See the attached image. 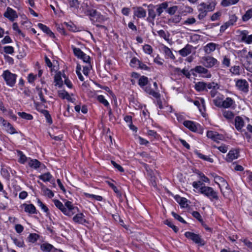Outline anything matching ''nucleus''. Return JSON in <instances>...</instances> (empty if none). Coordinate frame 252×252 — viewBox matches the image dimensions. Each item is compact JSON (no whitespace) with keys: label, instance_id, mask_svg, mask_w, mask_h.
I'll return each mask as SVG.
<instances>
[{"label":"nucleus","instance_id":"obj_1","mask_svg":"<svg viewBox=\"0 0 252 252\" xmlns=\"http://www.w3.org/2000/svg\"><path fill=\"white\" fill-rule=\"evenodd\" d=\"M200 191L201 193L207 196L211 200L213 199L218 200L219 199L217 192L211 187L207 186L202 187L200 189Z\"/></svg>","mask_w":252,"mask_h":252},{"label":"nucleus","instance_id":"obj_2","mask_svg":"<svg viewBox=\"0 0 252 252\" xmlns=\"http://www.w3.org/2000/svg\"><path fill=\"white\" fill-rule=\"evenodd\" d=\"M201 63L207 68H211L219 64L217 59L209 56L203 57L201 58Z\"/></svg>","mask_w":252,"mask_h":252},{"label":"nucleus","instance_id":"obj_3","mask_svg":"<svg viewBox=\"0 0 252 252\" xmlns=\"http://www.w3.org/2000/svg\"><path fill=\"white\" fill-rule=\"evenodd\" d=\"M2 76L4 79L7 85L12 87L15 83L17 75L11 73L9 70H5Z\"/></svg>","mask_w":252,"mask_h":252},{"label":"nucleus","instance_id":"obj_4","mask_svg":"<svg viewBox=\"0 0 252 252\" xmlns=\"http://www.w3.org/2000/svg\"><path fill=\"white\" fill-rule=\"evenodd\" d=\"M66 210V215L69 217L73 216L75 213L79 212L77 207L73 206L72 203L70 201H66L65 203V206Z\"/></svg>","mask_w":252,"mask_h":252},{"label":"nucleus","instance_id":"obj_5","mask_svg":"<svg viewBox=\"0 0 252 252\" xmlns=\"http://www.w3.org/2000/svg\"><path fill=\"white\" fill-rule=\"evenodd\" d=\"M185 235L187 238L191 240L196 244H200L201 245H204L203 241L198 234L191 232H186Z\"/></svg>","mask_w":252,"mask_h":252},{"label":"nucleus","instance_id":"obj_6","mask_svg":"<svg viewBox=\"0 0 252 252\" xmlns=\"http://www.w3.org/2000/svg\"><path fill=\"white\" fill-rule=\"evenodd\" d=\"M236 85L239 90L245 93L248 91L249 84L246 80H238L236 83Z\"/></svg>","mask_w":252,"mask_h":252},{"label":"nucleus","instance_id":"obj_7","mask_svg":"<svg viewBox=\"0 0 252 252\" xmlns=\"http://www.w3.org/2000/svg\"><path fill=\"white\" fill-rule=\"evenodd\" d=\"M148 20L149 22H151L152 23L153 25L154 24V21L156 17V13L155 11V8L156 7V6L150 4L148 5Z\"/></svg>","mask_w":252,"mask_h":252},{"label":"nucleus","instance_id":"obj_8","mask_svg":"<svg viewBox=\"0 0 252 252\" xmlns=\"http://www.w3.org/2000/svg\"><path fill=\"white\" fill-rule=\"evenodd\" d=\"M4 16L11 21H13L18 17L16 11L10 7L7 8L6 11L4 14Z\"/></svg>","mask_w":252,"mask_h":252},{"label":"nucleus","instance_id":"obj_9","mask_svg":"<svg viewBox=\"0 0 252 252\" xmlns=\"http://www.w3.org/2000/svg\"><path fill=\"white\" fill-rule=\"evenodd\" d=\"M207 136L215 141L221 140L223 138L222 135L219 134L217 132L213 131H208L207 133Z\"/></svg>","mask_w":252,"mask_h":252},{"label":"nucleus","instance_id":"obj_10","mask_svg":"<svg viewBox=\"0 0 252 252\" xmlns=\"http://www.w3.org/2000/svg\"><path fill=\"white\" fill-rule=\"evenodd\" d=\"M218 46L217 44L210 42L204 46L203 50L206 54H209L214 52Z\"/></svg>","mask_w":252,"mask_h":252},{"label":"nucleus","instance_id":"obj_11","mask_svg":"<svg viewBox=\"0 0 252 252\" xmlns=\"http://www.w3.org/2000/svg\"><path fill=\"white\" fill-rule=\"evenodd\" d=\"M248 32L247 31H243L241 32V41L244 42L247 44L252 43V34L248 35Z\"/></svg>","mask_w":252,"mask_h":252},{"label":"nucleus","instance_id":"obj_12","mask_svg":"<svg viewBox=\"0 0 252 252\" xmlns=\"http://www.w3.org/2000/svg\"><path fill=\"white\" fill-rule=\"evenodd\" d=\"M76 214V215L73 218V220L75 222L80 224H83L87 222L85 216L83 213L77 212Z\"/></svg>","mask_w":252,"mask_h":252},{"label":"nucleus","instance_id":"obj_13","mask_svg":"<svg viewBox=\"0 0 252 252\" xmlns=\"http://www.w3.org/2000/svg\"><path fill=\"white\" fill-rule=\"evenodd\" d=\"M239 157V152L236 150H230L227 155L226 160L228 162H231Z\"/></svg>","mask_w":252,"mask_h":252},{"label":"nucleus","instance_id":"obj_14","mask_svg":"<svg viewBox=\"0 0 252 252\" xmlns=\"http://www.w3.org/2000/svg\"><path fill=\"white\" fill-rule=\"evenodd\" d=\"M194 70L198 73L206 74V75L205 76L206 77H210L211 76V74L208 73V70L201 65L196 66L194 68Z\"/></svg>","mask_w":252,"mask_h":252},{"label":"nucleus","instance_id":"obj_15","mask_svg":"<svg viewBox=\"0 0 252 252\" xmlns=\"http://www.w3.org/2000/svg\"><path fill=\"white\" fill-rule=\"evenodd\" d=\"M41 250L46 252H56L57 250L52 245L48 243H44L40 246Z\"/></svg>","mask_w":252,"mask_h":252},{"label":"nucleus","instance_id":"obj_16","mask_svg":"<svg viewBox=\"0 0 252 252\" xmlns=\"http://www.w3.org/2000/svg\"><path fill=\"white\" fill-rule=\"evenodd\" d=\"M192 46L187 44L184 48L180 50L179 54L183 57H186L189 55L191 52Z\"/></svg>","mask_w":252,"mask_h":252},{"label":"nucleus","instance_id":"obj_17","mask_svg":"<svg viewBox=\"0 0 252 252\" xmlns=\"http://www.w3.org/2000/svg\"><path fill=\"white\" fill-rule=\"evenodd\" d=\"M38 27L44 32L46 33L51 37H54L55 35L54 33L49 29L48 27L46 26L41 24L39 23L38 24Z\"/></svg>","mask_w":252,"mask_h":252},{"label":"nucleus","instance_id":"obj_18","mask_svg":"<svg viewBox=\"0 0 252 252\" xmlns=\"http://www.w3.org/2000/svg\"><path fill=\"white\" fill-rule=\"evenodd\" d=\"M244 122L243 119L240 116H237L235 119V126L236 128L239 130L243 127Z\"/></svg>","mask_w":252,"mask_h":252},{"label":"nucleus","instance_id":"obj_19","mask_svg":"<svg viewBox=\"0 0 252 252\" xmlns=\"http://www.w3.org/2000/svg\"><path fill=\"white\" fill-rule=\"evenodd\" d=\"M184 125L192 131L195 132L197 131V126L192 121H186L184 122Z\"/></svg>","mask_w":252,"mask_h":252},{"label":"nucleus","instance_id":"obj_20","mask_svg":"<svg viewBox=\"0 0 252 252\" xmlns=\"http://www.w3.org/2000/svg\"><path fill=\"white\" fill-rule=\"evenodd\" d=\"M168 5V3L167 2H164L156 6V7H157V12L158 16H160L161 14L163 12L164 10H165L167 8Z\"/></svg>","mask_w":252,"mask_h":252},{"label":"nucleus","instance_id":"obj_21","mask_svg":"<svg viewBox=\"0 0 252 252\" xmlns=\"http://www.w3.org/2000/svg\"><path fill=\"white\" fill-rule=\"evenodd\" d=\"M134 15L138 18H144L146 16V11L141 7H138L134 11Z\"/></svg>","mask_w":252,"mask_h":252},{"label":"nucleus","instance_id":"obj_22","mask_svg":"<svg viewBox=\"0 0 252 252\" xmlns=\"http://www.w3.org/2000/svg\"><path fill=\"white\" fill-rule=\"evenodd\" d=\"M24 207L25 211L31 214H34L35 213L36 209L34 206L32 204H23Z\"/></svg>","mask_w":252,"mask_h":252},{"label":"nucleus","instance_id":"obj_23","mask_svg":"<svg viewBox=\"0 0 252 252\" xmlns=\"http://www.w3.org/2000/svg\"><path fill=\"white\" fill-rule=\"evenodd\" d=\"M55 205L59 208L65 215L66 214V208L64 205L59 200H55L54 201Z\"/></svg>","mask_w":252,"mask_h":252},{"label":"nucleus","instance_id":"obj_24","mask_svg":"<svg viewBox=\"0 0 252 252\" xmlns=\"http://www.w3.org/2000/svg\"><path fill=\"white\" fill-rule=\"evenodd\" d=\"M162 50L164 54H165V56L168 58H170L172 60H174L175 59V57L173 55L172 52L168 47H167L166 46H164Z\"/></svg>","mask_w":252,"mask_h":252},{"label":"nucleus","instance_id":"obj_25","mask_svg":"<svg viewBox=\"0 0 252 252\" xmlns=\"http://www.w3.org/2000/svg\"><path fill=\"white\" fill-rule=\"evenodd\" d=\"M234 103L233 100L230 97H227L224 100L222 101V107L229 108Z\"/></svg>","mask_w":252,"mask_h":252},{"label":"nucleus","instance_id":"obj_26","mask_svg":"<svg viewBox=\"0 0 252 252\" xmlns=\"http://www.w3.org/2000/svg\"><path fill=\"white\" fill-rule=\"evenodd\" d=\"M199 7L198 8V11L199 13L197 17L199 20H202L206 16L207 13V10L205 9V8L204 7Z\"/></svg>","mask_w":252,"mask_h":252},{"label":"nucleus","instance_id":"obj_27","mask_svg":"<svg viewBox=\"0 0 252 252\" xmlns=\"http://www.w3.org/2000/svg\"><path fill=\"white\" fill-rule=\"evenodd\" d=\"M28 164L32 168L37 169L39 167L41 162L37 159H31L29 161Z\"/></svg>","mask_w":252,"mask_h":252},{"label":"nucleus","instance_id":"obj_28","mask_svg":"<svg viewBox=\"0 0 252 252\" xmlns=\"http://www.w3.org/2000/svg\"><path fill=\"white\" fill-rule=\"evenodd\" d=\"M206 88V83L199 82L196 83L195 85V89L198 91H202L204 90Z\"/></svg>","mask_w":252,"mask_h":252},{"label":"nucleus","instance_id":"obj_29","mask_svg":"<svg viewBox=\"0 0 252 252\" xmlns=\"http://www.w3.org/2000/svg\"><path fill=\"white\" fill-rule=\"evenodd\" d=\"M86 15L89 16L92 19V18H95L97 16H98V12L93 9H88L87 10L86 12Z\"/></svg>","mask_w":252,"mask_h":252},{"label":"nucleus","instance_id":"obj_30","mask_svg":"<svg viewBox=\"0 0 252 252\" xmlns=\"http://www.w3.org/2000/svg\"><path fill=\"white\" fill-rule=\"evenodd\" d=\"M199 6L204 7L205 9L208 11H212L215 8V4L213 3H210L209 4H206L204 2H202L199 4Z\"/></svg>","mask_w":252,"mask_h":252},{"label":"nucleus","instance_id":"obj_31","mask_svg":"<svg viewBox=\"0 0 252 252\" xmlns=\"http://www.w3.org/2000/svg\"><path fill=\"white\" fill-rule=\"evenodd\" d=\"M222 194L225 197H227L229 196V195L231 193V189L229 187V185L224 188H221L220 189Z\"/></svg>","mask_w":252,"mask_h":252},{"label":"nucleus","instance_id":"obj_32","mask_svg":"<svg viewBox=\"0 0 252 252\" xmlns=\"http://www.w3.org/2000/svg\"><path fill=\"white\" fill-rule=\"evenodd\" d=\"M148 82V79L147 77L142 76H141L138 81V84L141 87H143L146 85Z\"/></svg>","mask_w":252,"mask_h":252},{"label":"nucleus","instance_id":"obj_33","mask_svg":"<svg viewBox=\"0 0 252 252\" xmlns=\"http://www.w3.org/2000/svg\"><path fill=\"white\" fill-rule=\"evenodd\" d=\"M252 17V8L247 10L243 16L242 19L244 21H247Z\"/></svg>","mask_w":252,"mask_h":252},{"label":"nucleus","instance_id":"obj_34","mask_svg":"<svg viewBox=\"0 0 252 252\" xmlns=\"http://www.w3.org/2000/svg\"><path fill=\"white\" fill-rule=\"evenodd\" d=\"M18 115L21 117L22 118L28 120H31L33 119V117L32 115L30 114L26 113L25 112H18Z\"/></svg>","mask_w":252,"mask_h":252},{"label":"nucleus","instance_id":"obj_35","mask_svg":"<svg viewBox=\"0 0 252 252\" xmlns=\"http://www.w3.org/2000/svg\"><path fill=\"white\" fill-rule=\"evenodd\" d=\"M40 179L44 182L49 181L52 178V175L50 173L47 172L39 176Z\"/></svg>","mask_w":252,"mask_h":252},{"label":"nucleus","instance_id":"obj_36","mask_svg":"<svg viewBox=\"0 0 252 252\" xmlns=\"http://www.w3.org/2000/svg\"><path fill=\"white\" fill-rule=\"evenodd\" d=\"M195 153L199 158H200L204 160L209 161L211 163L213 162L214 161L212 158H210L207 156H205V155L199 153L198 152L196 151V152H195Z\"/></svg>","mask_w":252,"mask_h":252},{"label":"nucleus","instance_id":"obj_37","mask_svg":"<svg viewBox=\"0 0 252 252\" xmlns=\"http://www.w3.org/2000/svg\"><path fill=\"white\" fill-rule=\"evenodd\" d=\"M223 116L228 120H231L233 118L234 115L232 111H223Z\"/></svg>","mask_w":252,"mask_h":252},{"label":"nucleus","instance_id":"obj_38","mask_svg":"<svg viewBox=\"0 0 252 252\" xmlns=\"http://www.w3.org/2000/svg\"><path fill=\"white\" fill-rule=\"evenodd\" d=\"M42 190L44 194L47 195L49 198H52L54 195L53 192L51 190L47 188H43L42 189Z\"/></svg>","mask_w":252,"mask_h":252},{"label":"nucleus","instance_id":"obj_39","mask_svg":"<svg viewBox=\"0 0 252 252\" xmlns=\"http://www.w3.org/2000/svg\"><path fill=\"white\" fill-rule=\"evenodd\" d=\"M196 22L195 18L193 17H190L188 18L183 23L184 25H192Z\"/></svg>","mask_w":252,"mask_h":252},{"label":"nucleus","instance_id":"obj_40","mask_svg":"<svg viewBox=\"0 0 252 252\" xmlns=\"http://www.w3.org/2000/svg\"><path fill=\"white\" fill-rule=\"evenodd\" d=\"M70 7L78 9L80 5V2L78 0H68Z\"/></svg>","mask_w":252,"mask_h":252},{"label":"nucleus","instance_id":"obj_41","mask_svg":"<svg viewBox=\"0 0 252 252\" xmlns=\"http://www.w3.org/2000/svg\"><path fill=\"white\" fill-rule=\"evenodd\" d=\"M54 82L55 83V86H58L59 87H61L63 84L62 78L60 75H55Z\"/></svg>","mask_w":252,"mask_h":252},{"label":"nucleus","instance_id":"obj_42","mask_svg":"<svg viewBox=\"0 0 252 252\" xmlns=\"http://www.w3.org/2000/svg\"><path fill=\"white\" fill-rule=\"evenodd\" d=\"M97 99L98 101H99L100 103H102L104 106H109V103L107 101V100H106L104 96L102 95H99L97 96Z\"/></svg>","mask_w":252,"mask_h":252},{"label":"nucleus","instance_id":"obj_43","mask_svg":"<svg viewBox=\"0 0 252 252\" xmlns=\"http://www.w3.org/2000/svg\"><path fill=\"white\" fill-rule=\"evenodd\" d=\"M158 33L161 37L163 38L165 40H169V36L168 33L167 34L163 30L158 31Z\"/></svg>","mask_w":252,"mask_h":252},{"label":"nucleus","instance_id":"obj_44","mask_svg":"<svg viewBox=\"0 0 252 252\" xmlns=\"http://www.w3.org/2000/svg\"><path fill=\"white\" fill-rule=\"evenodd\" d=\"M72 49L73 51V53L74 55L77 56L78 58H80L81 56H82L84 53L79 48H77L74 47H72Z\"/></svg>","mask_w":252,"mask_h":252},{"label":"nucleus","instance_id":"obj_45","mask_svg":"<svg viewBox=\"0 0 252 252\" xmlns=\"http://www.w3.org/2000/svg\"><path fill=\"white\" fill-rule=\"evenodd\" d=\"M143 49L145 53L146 54H151L153 52V49L152 47L148 44L144 45Z\"/></svg>","mask_w":252,"mask_h":252},{"label":"nucleus","instance_id":"obj_46","mask_svg":"<svg viewBox=\"0 0 252 252\" xmlns=\"http://www.w3.org/2000/svg\"><path fill=\"white\" fill-rule=\"evenodd\" d=\"M85 195L89 198L95 199L98 201H101L102 200V197L99 195H96L94 194H91L89 193H85Z\"/></svg>","mask_w":252,"mask_h":252},{"label":"nucleus","instance_id":"obj_47","mask_svg":"<svg viewBox=\"0 0 252 252\" xmlns=\"http://www.w3.org/2000/svg\"><path fill=\"white\" fill-rule=\"evenodd\" d=\"M38 238V235L35 233L31 234L28 237L29 241L32 243L35 242Z\"/></svg>","mask_w":252,"mask_h":252},{"label":"nucleus","instance_id":"obj_48","mask_svg":"<svg viewBox=\"0 0 252 252\" xmlns=\"http://www.w3.org/2000/svg\"><path fill=\"white\" fill-rule=\"evenodd\" d=\"M214 104L219 107H222V100L220 97H217L213 100Z\"/></svg>","mask_w":252,"mask_h":252},{"label":"nucleus","instance_id":"obj_49","mask_svg":"<svg viewBox=\"0 0 252 252\" xmlns=\"http://www.w3.org/2000/svg\"><path fill=\"white\" fill-rule=\"evenodd\" d=\"M240 66H239L235 65V66H234L233 67H232L230 69V71L233 74H234L235 75H238L240 74Z\"/></svg>","mask_w":252,"mask_h":252},{"label":"nucleus","instance_id":"obj_50","mask_svg":"<svg viewBox=\"0 0 252 252\" xmlns=\"http://www.w3.org/2000/svg\"><path fill=\"white\" fill-rule=\"evenodd\" d=\"M81 70V66L80 64H78L76 67V73L78 76L79 79L81 81H84V77L81 74L80 72V70Z\"/></svg>","mask_w":252,"mask_h":252},{"label":"nucleus","instance_id":"obj_51","mask_svg":"<svg viewBox=\"0 0 252 252\" xmlns=\"http://www.w3.org/2000/svg\"><path fill=\"white\" fill-rule=\"evenodd\" d=\"M164 223L165 224L167 225L170 227L172 228L175 232L176 233L178 232V228L176 226H175L174 224H173L170 221H169L168 220H166L164 221Z\"/></svg>","mask_w":252,"mask_h":252},{"label":"nucleus","instance_id":"obj_52","mask_svg":"<svg viewBox=\"0 0 252 252\" xmlns=\"http://www.w3.org/2000/svg\"><path fill=\"white\" fill-rule=\"evenodd\" d=\"M5 127L6 128V130L8 133L13 134L15 132L14 128L10 123L7 124Z\"/></svg>","mask_w":252,"mask_h":252},{"label":"nucleus","instance_id":"obj_53","mask_svg":"<svg viewBox=\"0 0 252 252\" xmlns=\"http://www.w3.org/2000/svg\"><path fill=\"white\" fill-rule=\"evenodd\" d=\"M178 7L177 6H173L172 7L169 8L167 9V12L170 15H173L175 13L176 11L178 10Z\"/></svg>","mask_w":252,"mask_h":252},{"label":"nucleus","instance_id":"obj_54","mask_svg":"<svg viewBox=\"0 0 252 252\" xmlns=\"http://www.w3.org/2000/svg\"><path fill=\"white\" fill-rule=\"evenodd\" d=\"M12 28H13V29L16 31L17 32H18V33L21 35L23 37H24L25 36V35L24 33H23L21 32V31L19 29V27H18V24L17 23H14L13 24V25H12Z\"/></svg>","mask_w":252,"mask_h":252},{"label":"nucleus","instance_id":"obj_55","mask_svg":"<svg viewBox=\"0 0 252 252\" xmlns=\"http://www.w3.org/2000/svg\"><path fill=\"white\" fill-rule=\"evenodd\" d=\"M37 204L38 206H39L46 213H48L49 211V209L40 200H37Z\"/></svg>","mask_w":252,"mask_h":252},{"label":"nucleus","instance_id":"obj_56","mask_svg":"<svg viewBox=\"0 0 252 252\" xmlns=\"http://www.w3.org/2000/svg\"><path fill=\"white\" fill-rule=\"evenodd\" d=\"M172 216L175 218V219L178 220L179 221L182 222L184 223H186V221L179 215L175 213L174 212H172Z\"/></svg>","mask_w":252,"mask_h":252},{"label":"nucleus","instance_id":"obj_57","mask_svg":"<svg viewBox=\"0 0 252 252\" xmlns=\"http://www.w3.org/2000/svg\"><path fill=\"white\" fill-rule=\"evenodd\" d=\"M218 84L215 83L214 82L210 83L208 84L206 83V87L208 88L209 89H215L216 88H219V87H218Z\"/></svg>","mask_w":252,"mask_h":252},{"label":"nucleus","instance_id":"obj_58","mask_svg":"<svg viewBox=\"0 0 252 252\" xmlns=\"http://www.w3.org/2000/svg\"><path fill=\"white\" fill-rule=\"evenodd\" d=\"M4 51L7 54H11L14 52V48L10 46H5L4 47Z\"/></svg>","mask_w":252,"mask_h":252},{"label":"nucleus","instance_id":"obj_59","mask_svg":"<svg viewBox=\"0 0 252 252\" xmlns=\"http://www.w3.org/2000/svg\"><path fill=\"white\" fill-rule=\"evenodd\" d=\"M111 163L112 165L117 168L119 171L123 172L124 171L123 168L119 164H117L115 161L111 160Z\"/></svg>","mask_w":252,"mask_h":252},{"label":"nucleus","instance_id":"obj_60","mask_svg":"<svg viewBox=\"0 0 252 252\" xmlns=\"http://www.w3.org/2000/svg\"><path fill=\"white\" fill-rule=\"evenodd\" d=\"M140 63V61L136 58H133L130 61V65L132 67H135Z\"/></svg>","mask_w":252,"mask_h":252},{"label":"nucleus","instance_id":"obj_61","mask_svg":"<svg viewBox=\"0 0 252 252\" xmlns=\"http://www.w3.org/2000/svg\"><path fill=\"white\" fill-rule=\"evenodd\" d=\"M36 90L38 91V95L39 96V97H40V99L41 101L42 102H46V100L44 98L43 94L42 93L41 89L38 88V87H37L36 88Z\"/></svg>","mask_w":252,"mask_h":252},{"label":"nucleus","instance_id":"obj_62","mask_svg":"<svg viewBox=\"0 0 252 252\" xmlns=\"http://www.w3.org/2000/svg\"><path fill=\"white\" fill-rule=\"evenodd\" d=\"M58 96L62 99H65L66 95L68 93L64 90H61L58 92Z\"/></svg>","mask_w":252,"mask_h":252},{"label":"nucleus","instance_id":"obj_63","mask_svg":"<svg viewBox=\"0 0 252 252\" xmlns=\"http://www.w3.org/2000/svg\"><path fill=\"white\" fill-rule=\"evenodd\" d=\"M231 25L230 23L226 22L223 25L220 27V32H224L226 29H227Z\"/></svg>","mask_w":252,"mask_h":252},{"label":"nucleus","instance_id":"obj_64","mask_svg":"<svg viewBox=\"0 0 252 252\" xmlns=\"http://www.w3.org/2000/svg\"><path fill=\"white\" fill-rule=\"evenodd\" d=\"M80 58L84 62L90 64V58L89 56L87 55L85 53H83L82 56H81Z\"/></svg>","mask_w":252,"mask_h":252}]
</instances>
